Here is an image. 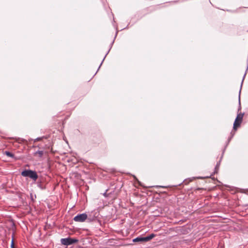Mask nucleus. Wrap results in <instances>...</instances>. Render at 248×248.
I'll return each mask as SVG.
<instances>
[{
    "label": "nucleus",
    "mask_w": 248,
    "mask_h": 248,
    "mask_svg": "<svg viewBox=\"0 0 248 248\" xmlns=\"http://www.w3.org/2000/svg\"><path fill=\"white\" fill-rule=\"evenodd\" d=\"M21 175L24 177H29L34 181H36L38 178L36 172L30 170L23 171Z\"/></svg>",
    "instance_id": "nucleus-1"
},
{
    "label": "nucleus",
    "mask_w": 248,
    "mask_h": 248,
    "mask_svg": "<svg viewBox=\"0 0 248 248\" xmlns=\"http://www.w3.org/2000/svg\"><path fill=\"white\" fill-rule=\"evenodd\" d=\"M244 115V113H240L239 114H237V117L233 123V128L234 129H236L237 128L240 126L242 121Z\"/></svg>",
    "instance_id": "nucleus-2"
},
{
    "label": "nucleus",
    "mask_w": 248,
    "mask_h": 248,
    "mask_svg": "<svg viewBox=\"0 0 248 248\" xmlns=\"http://www.w3.org/2000/svg\"><path fill=\"white\" fill-rule=\"evenodd\" d=\"M87 218V215L85 213L79 214L75 216L74 220L76 222H82L84 221Z\"/></svg>",
    "instance_id": "nucleus-3"
},
{
    "label": "nucleus",
    "mask_w": 248,
    "mask_h": 248,
    "mask_svg": "<svg viewBox=\"0 0 248 248\" xmlns=\"http://www.w3.org/2000/svg\"><path fill=\"white\" fill-rule=\"evenodd\" d=\"M78 242V240L77 239L72 238L68 237L66 238H63V245H70L72 244L77 243Z\"/></svg>",
    "instance_id": "nucleus-4"
},
{
    "label": "nucleus",
    "mask_w": 248,
    "mask_h": 248,
    "mask_svg": "<svg viewBox=\"0 0 248 248\" xmlns=\"http://www.w3.org/2000/svg\"><path fill=\"white\" fill-rule=\"evenodd\" d=\"M63 162H64V163H65V162L69 163L70 162H72V163L75 164L77 162V160L75 158H72V159H69L67 157H64L63 156Z\"/></svg>",
    "instance_id": "nucleus-5"
},
{
    "label": "nucleus",
    "mask_w": 248,
    "mask_h": 248,
    "mask_svg": "<svg viewBox=\"0 0 248 248\" xmlns=\"http://www.w3.org/2000/svg\"><path fill=\"white\" fill-rule=\"evenodd\" d=\"M155 236V234L154 233H151L148 236H147L146 237H144V242H147L150 240H151L152 238H153Z\"/></svg>",
    "instance_id": "nucleus-6"
},
{
    "label": "nucleus",
    "mask_w": 248,
    "mask_h": 248,
    "mask_svg": "<svg viewBox=\"0 0 248 248\" xmlns=\"http://www.w3.org/2000/svg\"><path fill=\"white\" fill-rule=\"evenodd\" d=\"M133 241L134 242H144V237H138L135 239H133Z\"/></svg>",
    "instance_id": "nucleus-7"
},
{
    "label": "nucleus",
    "mask_w": 248,
    "mask_h": 248,
    "mask_svg": "<svg viewBox=\"0 0 248 248\" xmlns=\"http://www.w3.org/2000/svg\"><path fill=\"white\" fill-rule=\"evenodd\" d=\"M5 155H6L7 156H9V157H14V155L8 151H5Z\"/></svg>",
    "instance_id": "nucleus-8"
},
{
    "label": "nucleus",
    "mask_w": 248,
    "mask_h": 248,
    "mask_svg": "<svg viewBox=\"0 0 248 248\" xmlns=\"http://www.w3.org/2000/svg\"><path fill=\"white\" fill-rule=\"evenodd\" d=\"M35 155H39L40 157H41L43 155V151H37L35 153Z\"/></svg>",
    "instance_id": "nucleus-9"
},
{
    "label": "nucleus",
    "mask_w": 248,
    "mask_h": 248,
    "mask_svg": "<svg viewBox=\"0 0 248 248\" xmlns=\"http://www.w3.org/2000/svg\"><path fill=\"white\" fill-rule=\"evenodd\" d=\"M220 160L218 163H217L216 166L215 167V170L214 173H217V170H218V168H219V167L220 165Z\"/></svg>",
    "instance_id": "nucleus-10"
},
{
    "label": "nucleus",
    "mask_w": 248,
    "mask_h": 248,
    "mask_svg": "<svg viewBox=\"0 0 248 248\" xmlns=\"http://www.w3.org/2000/svg\"><path fill=\"white\" fill-rule=\"evenodd\" d=\"M240 93H241V89L239 91V107L238 108V110H239L241 109L240 107Z\"/></svg>",
    "instance_id": "nucleus-11"
},
{
    "label": "nucleus",
    "mask_w": 248,
    "mask_h": 248,
    "mask_svg": "<svg viewBox=\"0 0 248 248\" xmlns=\"http://www.w3.org/2000/svg\"><path fill=\"white\" fill-rule=\"evenodd\" d=\"M11 248H14V239L13 238L12 240L11 244Z\"/></svg>",
    "instance_id": "nucleus-12"
},
{
    "label": "nucleus",
    "mask_w": 248,
    "mask_h": 248,
    "mask_svg": "<svg viewBox=\"0 0 248 248\" xmlns=\"http://www.w3.org/2000/svg\"><path fill=\"white\" fill-rule=\"evenodd\" d=\"M105 57H106V56H105V57L103 58V60L102 62H101V64H100V66H99V68L100 67V66H101V64H102V62H103V61L105 60Z\"/></svg>",
    "instance_id": "nucleus-13"
},
{
    "label": "nucleus",
    "mask_w": 248,
    "mask_h": 248,
    "mask_svg": "<svg viewBox=\"0 0 248 248\" xmlns=\"http://www.w3.org/2000/svg\"><path fill=\"white\" fill-rule=\"evenodd\" d=\"M103 195L105 197H107V192H105L104 194H103Z\"/></svg>",
    "instance_id": "nucleus-14"
},
{
    "label": "nucleus",
    "mask_w": 248,
    "mask_h": 248,
    "mask_svg": "<svg viewBox=\"0 0 248 248\" xmlns=\"http://www.w3.org/2000/svg\"><path fill=\"white\" fill-rule=\"evenodd\" d=\"M41 139V138H39L36 139V140H40Z\"/></svg>",
    "instance_id": "nucleus-15"
},
{
    "label": "nucleus",
    "mask_w": 248,
    "mask_h": 248,
    "mask_svg": "<svg viewBox=\"0 0 248 248\" xmlns=\"http://www.w3.org/2000/svg\"><path fill=\"white\" fill-rule=\"evenodd\" d=\"M65 141L66 144L67 145H68L67 141L65 140Z\"/></svg>",
    "instance_id": "nucleus-16"
}]
</instances>
